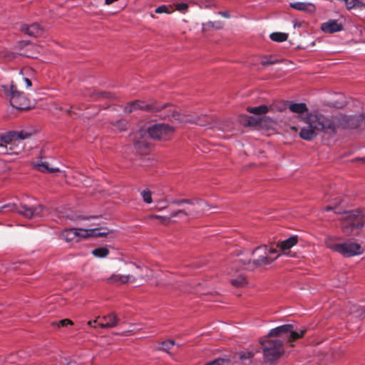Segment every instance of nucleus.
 Listing matches in <instances>:
<instances>
[{"label":"nucleus","instance_id":"nucleus-10","mask_svg":"<svg viewBox=\"0 0 365 365\" xmlns=\"http://www.w3.org/2000/svg\"><path fill=\"white\" fill-rule=\"evenodd\" d=\"M277 252V248L268 247L266 245L259 246L252 252L253 255H258V258L254 259L253 263L255 266L269 264L281 255V254H278L274 258L269 257V255L276 254Z\"/></svg>","mask_w":365,"mask_h":365},{"label":"nucleus","instance_id":"nucleus-37","mask_svg":"<svg viewBox=\"0 0 365 365\" xmlns=\"http://www.w3.org/2000/svg\"><path fill=\"white\" fill-rule=\"evenodd\" d=\"M175 345L173 340H166L161 344V349L164 351H168Z\"/></svg>","mask_w":365,"mask_h":365},{"label":"nucleus","instance_id":"nucleus-27","mask_svg":"<svg viewBox=\"0 0 365 365\" xmlns=\"http://www.w3.org/2000/svg\"><path fill=\"white\" fill-rule=\"evenodd\" d=\"M257 352L258 349H255L253 347H250L247 349L240 351V352H238L237 354L240 359L244 361L251 359Z\"/></svg>","mask_w":365,"mask_h":365},{"label":"nucleus","instance_id":"nucleus-43","mask_svg":"<svg viewBox=\"0 0 365 365\" xmlns=\"http://www.w3.org/2000/svg\"><path fill=\"white\" fill-rule=\"evenodd\" d=\"M24 81L25 82V83H26V87L27 88H29L31 87L32 83H31V80H30L29 78L24 77Z\"/></svg>","mask_w":365,"mask_h":365},{"label":"nucleus","instance_id":"nucleus-23","mask_svg":"<svg viewBox=\"0 0 365 365\" xmlns=\"http://www.w3.org/2000/svg\"><path fill=\"white\" fill-rule=\"evenodd\" d=\"M298 242V237L297 236H292L282 242H280L277 245L278 247H279L282 252V254L283 255H288L289 252H287L289 249H291L292 247L296 245Z\"/></svg>","mask_w":365,"mask_h":365},{"label":"nucleus","instance_id":"nucleus-29","mask_svg":"<svg viewBox=\"0 0 365 365\" xmlns=\"http://www.w3.org/2000/svg\"><path fill=\"white\" fill-rule=\"evenodd\" d=\"M229 274L232 277L231 273H229ZM230 280L231 284L236 287H242L247 284L245 277L241 274L237 276L236 278L231 277Z\"/></svg>","mask_w":365,"mask_h":365},{"label":"nucleus","instance_id":"nucleus-39","mask_svg":"<svg viewBox=\"0 0 365 365\" xmlns=\"http://www.w3.org/2000/svg\"><path fill=\"white\" fill-rule=\"evenodd\" d=\"M127 123L125 120H119L116 122V126L120 130L125 129Z\"/></svg>","mask_w":365,"mask_h":365},{"label":"nucleus","instance_id":"nucleus-32","mask_svg":"<svg viewBox=\"0 0 365 365\" xmlns=\"http://www.w3.org/2000/svg\"><path fill=\"white\" fill-rule=\"evenodd\" d=\"M270 38L276 42H283L287 39L288 35L286 33L274 32L270 34Z\"/></svg>","mask_w":365,"mask_h":365},{"label":"nucleus","instance_id":"nucleus-8","mask_svg":"<svg viewBox=\"0 0 365 365\" xmlns=\"http://www.w3.org/2000/svg\"><path fill=\"white\" fill-rule=\"evenodd\" d=\"M306 332V329H300L299 331L294 330L292 324H284L271 329L268 334L269 336H279L292 342L302 336Z\"/></svg>","mask_w":365,"mask_h":365},{"label":"nucleus","instance_id":"nucleus-5","mask_svg":"<svg viewBox=\"0 0 365 365\" xmlns=\"http://www.w3.org/2000/svg\"><path fill=\"white\" fill-rule=\"evenodd\" d=\"M261 344L265 363L273 364L284 354L283 342L280 339H265Z\"/></svg>","mask_w":365,"mask_h":365},{"label":"nucleus","instance_id":"nucleus-41","mask_svg":"<svg viewBox=\"0 0 365 365\" xmlns=\"http://www.w3.org/2000/svg\"><path fill=\"white\" fill-rule=\"evenodd\" d=\"M222 362V359H216V360H214L212 361H210L209 363H207L205 365H221Z\"/></svg>","mask_w":365,"mask_h":365},{"label":"nucleus","instance_id":"nucleus-31","mask_svg":"<svg viewBox=\"0 0 365 365\" xmlns=\"http://www.w3.org/2000/svg\"><path fill=\"white\" fill-rule=\"evenodd\" d=\"M148 219H157L159 220V224L163 225H168L171 222L170 216H161L157 215H150L148 216Z\"/></svg>","mask_w":365,"mask_h":365},{"label":"nucleus","instance_id":"nucleus-12","mask_svg":"<svg viewBox=\"0 0 365 365\" xmlns=\"http://www.w3.org/2000/svg\"><path fill=\"white\" fill-rule=\"evenodd\" d=\"M170 203L175 205H181L184 203H186L192 206V207L189 210H194L197 209H207V210H209L210 209V206L207 204V202L200 198L182 200L172 199L170 200Z\"/></svg>","mask_w":365,"mask_h":365},{"label":"nucleus","instance_id":"nucleus-7","mask_svg":"<svg viewBox=\"0 0 365 365\" xmlns=\"http://www.w3.org/2000/svg\"><path fill=\"white\" fill-rule=\"evenodd\" d=\"M327 247L330 250L336 252L346 257H354L362 255L364 252V248L360 244L352 241L346 240L343 243H337L329 245L328 242H326Z\"/></svg>","mask_w":365,"mask_h":365},{"label":"nucleus","instance_id":"nucleus-2","mask_svg":"<svg viewBox=\"0 0 365 365\" xmlns=\"http://www.w3.org/2000/svg\"><path fill=\"white\" fill-rule=\"evenodd\" d=\"M152 276V271L148 267L120 259L117 272L105 279V281L108 284L122 285Z\"/></svg>","mask_w":365,"mask_h":365},{"label":"nucleus","instance_id":"nucleus-19","mask_svg":"<svg viewBox=\"0 0 365 365\" xmlns=\"http://www.w3.org/2000/svg\"><path fill=\"white\" fill-rule=\"evenodd\" d=\"M101 322H99L98 327L101 328H113L118 323V318L114 313H110L101 319Z\"/></svg>","mask_w":365,"mask_h":365},{"label":"nucleus","instance_id":"nucleus-50","mask_svg":"<svg viewBox=\"0 0 365 365\" xmlns=\"http://www.w3.org/2000/svg\"><path fill=\"white\" fill-rule=\"evenodd\" d=\"M331 210V207H326V210H327V211H328V210Z\"/></svg>","mask_w":365,"mask_h":365},{"label":"nucleus","instance_id":"nucleus-30","mask_svg":"<svg viewBox=\"0 0 365 365\" xmlns=\"http://www.w3.org/2000/svg\"><path fill=\"white\" fill-rule=\"evenodd\" d=\"M92 254L96 257L104 258L108 255L109 250L107 247H101L94 249L92 251Z\"/></svg>","mask_w":365,"mask_h":365},{"label":"nucleus","instance_id":"nucleus-18","mask_svg":"<svg viewBox=\"0 0 365 365\" xmlns=\"http://www.w3.org/2000/svg\"><path fill=\"white\" fill-rule=\"evenodd\" d=\"M207 211V209H197V210H178L177 211L173 212L170 215V220L173 217H197L202 215H204Z\"/></svg>","mask_w":365,"mask_h":365},{"label":"nucleus","instance_id":"nucleus-26","mask_svg":"<svg viewBox=\"0 0 365 365\" xmlns=\"http://www.w3.org/2000/svg\"><path fill=\"white\" fill-rule=\"evenodd\" d=\"M18 45L14 48V51H11L7 49L0 51V58L5 61H10L14 59L18 55Z\"/></svg>","mask_w":365,"mask_h":365},{"label":"nucleus","instance_id":"nucleus-9","mask_svg":"<svg viewBox=\"0 0 365 365\" xmlns=\"http://www.w3.org/2000/svg\"><path fill=\"white\" fill-rule=\"evenodd\" d=\"M4 91L10 96V103L12 107L18 110H24L29 107L28 99L24 93L19 91L16 86L11 85L9 87L3 86Z\"/></svg>","mask_w":365,"mask_h":365},{"label":"nucleus","instance_id":"nucleus-46","mask_svg":"<svg viewBox=\"0 0 365 365\" xmlns=\"http://www.w3.org/2000/svg\"><path fill=\"white\" fill-rule=\"evenodd\" d=\"M118 0H105V4L106 5H110L116 1H118Z\"/></svg>","mask_w":365,"mask_h":365},{"label":"nucleus","instance_id":"nucleus-22","mask_svg":"<svg viewBox=\"0 0 365 365\" xmlns=\"http://www.w3.org/2000/svg\"><path fill=\"white\" fill-rule=\"evenodd\" d=\"M253 121L261 128L266 130H274L276 127V123L267 117H257L253 118Z\"/></svg>","mask_w":365,"mask_h":365},{"label":"nucleus","instance_id":"nucleus-47","mask_svg":"<svg viewBox=\"0 0 365 365\" xmlns=\"http://www.w3.org/2000/svg\"><path fill=\"white\" fill-rule=\"evenodd\" d=\"M98 96H100L103 97V98H110V94L108 93H98Z\"/></svg>","mask_w":365,"mask_h":365},{"label":"nucleus","instance_id":"nucleus-11","mask_svg":"<svg viewBox=\"0 0 365 365\" xmlns=\"http://www.w3.org/2000/svg\"><path fill=\"white\" fill-rule=\"evenodd\" d=\"M4 209H9L10 211L17 212L27 218L38 216L42 212V207L40 205L35 207H29L23 205H5L0 207V213Z\"/></svg>","mask_w":365,"mask_h":365},{"label":"nucleus","instance_id":"nucleus-36","mask_svg":"<svg viewBox=\"0 0 365 365\" xmlns=\"http://www.w3.org/2000/svg\"><path fill=\"white\" fill-rule=\"evenodd\" d=\"M143 200L145 202L150 204L152 202L151 192L149 190H143L140 193Z\"/></svg>","mask_w":365,"mask_h":365},{"label":"nucleus","instance_id":"nucleus-15","mask_svg":"<svg viewBox=\"0 0 365 365\" xmlns=\"http://www.w3.org/2000/svg\"><path fill=\"white\" fill-rule=\"evenodd\" d=\"M4 140V135H2L0 138L1 155L19 154L24 148L22 143H18L17 144H10L6 143Z\"/></svg>","mask_w":365,"mask_h":365},{"label":"nucleus","instance_id":"nucleus-6","mask_svg":"<svg viewBox=\"0 0 365 365\" xmlns=\"http://www.w3.org/2000/svg\"><path fill=\"white\" fill-rule=\"evenodd\" d=\"M341 229L344 235H356L355 230L361 228L364 225L362 217L358 211H345L341 213Z\"/></svg>","mask_w":365,"mask_h":365},{"label":"nucleus","instance_id":"nucleus-3","mask_svg":"<svg viewBox=\"0 0 365 365\" xmlns=\"http://www.w3.org/2000/svg\"><path fill=\"white\" fill-rule=\"evenodd\" d=\"M174 133V128L165 123H157L150 126L147 130L140 129L135 135V145L140 147L146 145L145 135L153 139L165 140L170 138Z\"/></svg>","mask_w":365,"mask_h":365},{"label":"nucleus","instance_id":"nucleus-45","mask_svg":"<svg viewBox=\"0 0 365 365\" xmlns=\"http://www.w3.org/2000/svg\"><path fill=\"white\" fill-rule=\"evenodd\" d=\"M220 16H222L224 18H230V15L228 11H220L218 13Z\"/></svg>","mask_w":365,"mask_h":365},{"label":"nucleus","instance_id":"nucleus-21","mask_svg":"<svg viewBox=\"0 0 365 365\" xmlns=\"http://www.w3.org/2000/svg\"><path fill=\"white\" fill-rule=\"evenodd\" d=\"M290 6L295 10L308 14L314 13L316 11L315 6L309 2H292L290 3Z\"/></svg>","mask_w":365,"mask_h":365},{"label":"nucleus","instance_id":"nucleus-48","mask_svg":"<svg viewBox=\"0 0 365 365\" xmlns=\"http://www.w3.org/2000/svg\"><path fill=\"white\" fill-rule=\"evenodd\" d=\"M187 7V6L186 4H180L178 5V9H186Z\"/></svg>","mask_w":365,"mask_h":365},{"label":"nucleus","instance_id":"nucleus-35","mask_svg":"<svg viewBox=\"0 0 365 365\" xmlns=\"http://www.w3.org/2000/svg\"><path fill=\"white\" fill-rule=\"evenodd\" d=\"M278 61L277 59H272L270 56H263L261 58V64L264 66H267L272 64L277 63Z\"/></svg>","mask_w":365,"mask_h":365},{"label":"nucleus","instance_id":"nucleus-52","mask_svg":"<svg viewBox=\"0 0 365 365\" xmlns=\"http://www.w3.org/2000/svg\"><path fill=\"white\" fill-rule=\"evenodd\" d=\"M364 314L365 315V312H364Z\"/></svg>","mask_w":365,"mask_h":365},{"label":"nucleus","instance_id":"nucleus-25","mask_svg":"<svg viewBox=\"0 0 365 365\" xmlns=\"http://www.w3.org/2000/svg\"><path fill=\"white\" fill-rule=\"evenodd\" d=\"M289 109L291 112L299 115H302L308 111V108L304 103H292L289 105Z\"/></svg>","mask_w":365,"mask_h":365},{"label":"nucleus","instance_id":"nucleus-40","mask_svg":"<svg viewBox=\"0 0 365 365\" xmlns=\"http://www.w3.org/2000/svg\"><path fill=\"white\" fill-rule=\"evenodd\" d=\"M73 324V322L72 321H71L70 319H63V320H61L59 322H58V326H61V327H65V326H67V325H71Z\"/></svg>","mask_w":365,"mask_h":365},{"label":"nucleus","instance_id":"nucleus-1","mask_svg":"<svg viewBox=\"0 0 365 365\" xmlns=\"http://www.w3.org/2000/svg\"><path fill=\"white\" fill-rule=\"evenodd\" d=\"M300 120L304 123L301 127L299 133V137L307 141L314 140L319 131L325 133H334L337 128L335 118L325 116L323 114L313 112L304 117H300Z\"/></svg>","mask_w":365,"mask_h":365},{"label":"nucleus","instance_id":"nucleus-4","mask_svg":"<svg viewBox=\"0 0 365 365\" xmlns=\"http://www.w3.org/2000/svg\"><path fill=\"white\" fill-rule=\"evenodd\" d=\"M108 233L105 228H68L61 232L60 237L68 244H73L91 237H104Z\"/></svg>","mask_w":365,"mask_h":365},{"label":"nucleus","instance_id":"nucleus-34","mask_svg":"<svg viewBox=\"0 0 365 365\" xmlns=\"http://www.w3.org/2000/svg\"><path fill=\"white\" fill-rule=\"evenodd\" d=\"M218 24H219L218 26H215V22H213V21H208L206 24H202V32H205V31L212 29H221L222 26V23L218 22Z\"/></svg>","mask_w":365,"mask_h":365},{"label":"nucleus","instance_id":"nucleus-13","mask_svg":"<svg viewBox=\"0 0 365 365\" xmlns=\"http://www.w3.org/2000/svg\"><path fill=\"white\" fill-rule=\"evenodd\" d=\"M163 107L154 104H149L140 101H135L129 103L125 108V111L132 113L136 110H143L147 111L155 112L160 110Z\"/></svg>","mask_w":365,"mask_h":365},{"label":"nucleus","instance_id":"nucleus-20","mask_svg":"<svg viewBox=\"0 0 365 365\" xmlns=\"http://www.w3.org/2000/svg\"><path fill=\"white\" fill-rule=\"evenodd\" d=\"M21 30L28 36L34 37L38 36L43 33V29L38 24H24L21 26Z\"/></svg>","mask_w":365,"mask_h":365},{"label":"nucleus","instance_id":"nucleus-44","mask_svg":"<svg viewBox=\"0 0 365 365\" xmlns=\"http://www.w3.org/2000/svg\"><path fill=\"white\" fill-rule=\"evenodd\" d=\"M98 319H95L93 321H89L88 322V324L90 326V327H96V326H98Z\"/></svg>","mask_w":365,"mask_h":365},{"label":"nucleus","instance_id":"nucleus-38","mask_svg":"<svg viewBox=\"0 0 365 365\" xmlns=\"http://www.w3.org/2000/svg\"><path fill=\"white\" fill-rule=\"evenodd\" d=\"M155 12L156 14L169 13V10L165 5H163L156 8Z\"/></svg>","mask_w":365,"mask_h":365},{"label":"nucleus","instance_id":"nucleus-42","mask_svg":"<svg viewBox=\"0 0 365 365\" xmlns=\"http://www.w3.org/2000/svg\"><path fill=\"white\" fill-rule=\"evenodd\" d=\"M64 217L67 218V219H69L71 220H76L77 217L75 216L74 214L73 213H66L64 215H63Z\"/></svg>","mask_w":365,"mask_h":365},{"label":"nucleus","instance_id":"nucleus-17","mask_svg":"<svg viewBox=\"0 0 365 365\" xmlns=\"http://www.w3.org/2000/svg\"><path fill=\"white\" fill-rule=\"evenodd\" d=\"M32 133L26 130H21L18 132H10L4 135V141L10 144H17L21 143L23 140L28 139L31 136Z\"/></svg>","mask_w":365,"mask_h":365},{"label":"nucleus","instance_id":"nucleus-51","mask_svg":"<svg viewBox=\"0 0 365 365\" xmlns=\"http://www.w3.org/2000/svg\"><path fill=\"white\" fill-rule=\"evenodd\" d=\"M218 22H219V21L215 22V26H218V25H219Z\"/></svg>","mask_w":365,"mask_h":365},{"label":"nucleus","instance_id":"nucleus-24","mask_svg":"<svg viewBox=\"0 0 365 365\" xmlns=\"http://www.w3.org/2000/svg\"><path fill=\"white\" fill-rule=\"evenodd\" d=\"M321 29L324 32L331 34L341 31L342 26L341 24H339L337 21L332 20L322 24Z\"/></svg>","mask_w":365,"mask_h":365},{"label":"nucleus","instance_id":"nucleus-33","mask_svg":"<svg viewBox=\"0 0 365 365\" xmlns=\"http://www.w3.org/2000/svg\"><path fill=\"white\" fill-rule=\"evenodd\" d=\"M176 119L179 120L181 123H195V120L190 115H182V114H177ZM196 123L202 125V124L196 122Z\"/></svg>","mask_w":365,"mask_h":365},{"label":"nucleus","instance_id":"nucleus-28","mask_svg":"<svg viewBox=\"0 0 365 365\" xmlns=\"http://www.w3.org/2000/svg\"><path fill=\"white\" fill-rule=\"evenodd\" d=\"M247 110L251 113L259 115L267 113L269 110V108L265 105H261L256 107H247Z\"/></svg>","mask_w":365,"mask_h":365},{"label":"nucleus","instance_id":"nucleus-16","mask_svg":"<svg viewBox=\"0 0 365 365\" xmlns=\"http://www.w3.org/2000/svg\"><path fill=\"white\" fill-rule=\"evenodd\" d=\"M18 48L19 56H24L29 58H36V53L34 52V51L39 52L38 46L29 43L26 41H20L18 43Z\"/></svg>","mask_w":365,"mask_h":365},{"label":"nucleus","instance_id":"nucleus-49","mask_svg":"<svg viewBox=\"0 0 365 365\" xmlns=\"http://www.w3.org/2000/svg\"><path fill=\"white\" fill-rule=\"evenodd\" d=\"M291 129H292V130H294V131H297V127H295V126H292V127H291Z\"/></svg>","mask_w":365,"mask_h":365},{"label":"nucleus","instance_id":"nucleus-14","mask_svg":"<svg viewBox=\"0 0 365 365\" xmlns=\"http://www.w3.org/2000/svg\"><path fill=\"white\" fill-rule=\"evenodd\" d=\"M34 168L41 173H54L55 176L61 177L66 179L67 175L64 170H61L58 168L50 167L46 162H34Z\"/></svg>","mask_w":365,"mask_h":365}]
</instances>
